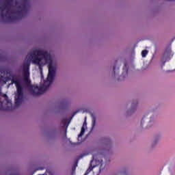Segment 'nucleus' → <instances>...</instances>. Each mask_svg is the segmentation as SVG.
Here are the masks:
<instances>
[{"label": "nucleus", "instance_id": "obj_1", "mask_svg": "<svg viewBox=\"0 0 175 175\" xmlns=\"http://www.w3.org/2000/svg\"><path fill=\"white\" fill-rule=\"evenodd\" d=\"M27 58L30 61H32L33 64L38 66L41 75L43 73V66L44 65L42 62V60L44 59L45 63L49 64V74L46 80L44 81V83L40 87L31 84V81L29 80V66L31 64L28 61H26L23 66V79L28 91H29L33 96H39V95H42L47 91L49 87L51 85V83L54 81L57 68L53 62L51 55L46 51L33 49L27 54Z\"/></svg>", "mask_w": 175, "mask_h": 175}, {"label": "nucleus", "instance_id": "obj_2", "mask_svg": "<svg viewBox=\"0 0 175 175\" xmlns=\"http://www.w3.org/2000/svg\"><path fill=\"white\" fill-rule=\"evenodd\" d=\"M6 10L5 14H3ZM29 10V0H5L3 5L0 7L1 18H6L7 23H14L28 13Z\"/></svg>", "mask_w": 175, "mask_h": 175}, {"label": "nucleus", "instance_id": "obj_3", "mask_svg": "<svg viewBox=\"0 0 175 175\" xmlns=\"http://www.w3.org/2000/svg\"><path fill=\"white\" fill-rule=\"evenodd\" d=\"M5 81H11L10 84H15L16 87L17 94L15 96V105L16 106H20L21 103L24 99V93L23 85H21V82H20V79L16 77V75L10 74L9 77H5Z\"/></svg>", "mask_w": 175, "mask_h": 175}, {"label": "nucleus", "instance_id": "obj_4", "mask_svg": "<svg viewBox=\"0 0 175 175\" xmlns=\"http://www.w3.org/2000/svg\"><path fill=\"white\" fill-rule=\"evenodd\" d=\"M3 98H5L6 105L3 106V101L0 100V110L3 111H12L13 110V107L12 104V100H9L7 94H3Z\"/></svg>", "mask_w": 175, "mask_h": 175}, {"label": "nucleus", "instance_id": "obj_5", "mask_svg": "<svg viewBox=\"0 0 175 175\" xmlns=\"http://www.w3.org/2000/svg\"><path fill=\"white\" fill-rule=\"evenodd\" d=\"M84 126H87V122H85V121L84 122L83 126L81 127V133L78 135L79 137H81V136H83V135H84V133H85V129L84 128Z\"/></svg>", "mask_w": 175, "mask_h": 175}, {"label": "nucleus", "instance_id": "obj_6", "mask_svg": "<svg viewBox=\"0 0 175 175\" xmlns=\"http://www.w3.org/2000/svg\"><path fill=\"white\" fill-rule=\"evenodd\" d=\"M147 54H148V50H144L142 51V56L143 58H146L147 57Z\"/></svg>", "mask_w": 175, "mask_h": 175}, {"label": "nucleus", "instance_id": "obj_7", "mask_svg": "<svg viewBox=\"0 0 175 175\" xmlns=\"http://www.w3.org/2000/svg\"><path fill=\"white\" fill-rule=\"evenodd\" d=\"M92 166L89 167V168L86 170L85 173L84 175H88L91 172H92Z\"/></svg>", "mask_w": 175, "mask_h": 175}, {"label": "nucleus", "instance_id": "obj_8", "mask_svg": "<svg viewBox=\"0 0 175 175\" xmlns=\"http://www.w3.org/2000/svg\"><path fill=\"white\" fill-rule=\"evenodd\" d=\"M137 103H133L131 105L132 110H136Z\"/></svg>", "mask_w": 175, "mask_h": 175}, {"label": "nucleus", "instance_id": "obj_9", "mask_svg": "<svg viewBox=\"0 0 175 175\" xmlns=\"http://www.w3.org/2000/svg\"><path fill=\"white\" fill-rule=\"evenodd\" d=\"M95 123H96L95 118L93 117V119H92V126H95Z\"/></svg>", "mask_w": 175, "mask_h": 175}, {"label": "nucleus", "instance_id": "obj_10", "mask_svg": "<svg viewBox=\"0 0 175 175\" xmlns=\"http://www.w3.org/2000/svg\"><path fill=\"white\" fill-rule=\"evenodd\" d=\"M143 121H144V117L142 118L141 121V126H143Z\"/></svg>", "mask_w": 175, "mask_h": 175}, {"label": "nucleus", "instance_id": "obj_11", "mask_svg": "<svg viewBox=\"0 0 175 175\" xmlns=\"http://www.w3.org/2000/svg\"><path fill=\"white\" fill-rule=\"evenodd\" d=\"M113 73L116 75V66H113Z\"/></svg>", "mask_w": 175, "mask_h": 175}, {"label": "nucleus", "instance_id": "obj_12", "mask_svg": "<svg viewBox=\"0 0 175 175\" xmlns=\"http://www.w3.org/2000/svg\"><path fill=\"white\" fill-rule=\"evenodd\" d=\"M75 170H76V166H74V167H72V171L75 172Z\"/></svg>", "mask_w": 175, "mask_h": 175}, {"label": "nucleus", "instance_id": "obj_13", "mask_svg": "<svg viewBox=\"0 0 175 175\" xmlns=\"http://www.w3.org/2000/svg\"><path fill=\"white\" fill-rule=\"evenodd\" d=\"M6 74H7V75H10V73L9 72V71H6Z\"/></svg>", "mask_w": 175, "mask_h": 175}, {"label": "nucleus", "instance_id": "obj_14", "mask_svg": "<svg viewBox=\"0 0 175 175\" xmlns=\"http://www.w3.org/2000/svg\"><path fill=\"white\" fill-rule=\"evenodd\" d=\"M124 68H126V63L124 64Z\"/></svg>", "mask_w": 175, "mask_h": 175}, {"label": "nucleus", "instance_id": "obj_15", "mask_svg": "<svg viewBox=\"0 0 175 175\" xmlns=\"http://www.w3.org/2000/svg\"><path fill=\"white\" fill-rule=\"evenodd\" d=\"M163 65H165V62H164V63H163Z\"/></svg>", "mask_w": 175, "mask_h": 175}, {"label": "nucleus", "instance_id": "obj_16", "mask_svg": "<svg viewBox=\"0 0 175 175\" xmlns=\"http://www.w3.org/2000/svg\"><path fill=\"white\" fill-rule=\"evenodd\" d=\"M169 1H172V0H169Z\"/></svg>", "mask_w": 175, "mask_h": 175}]
</instances>
